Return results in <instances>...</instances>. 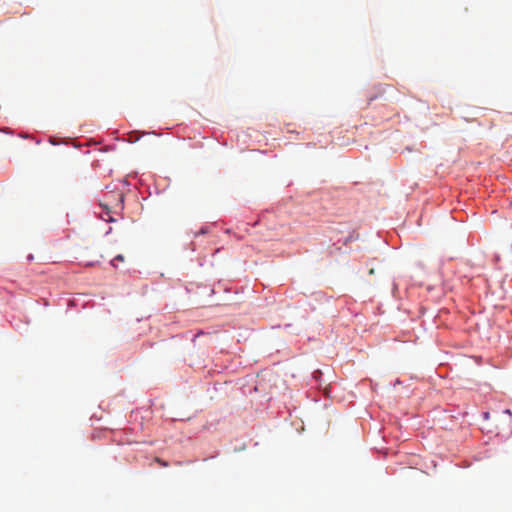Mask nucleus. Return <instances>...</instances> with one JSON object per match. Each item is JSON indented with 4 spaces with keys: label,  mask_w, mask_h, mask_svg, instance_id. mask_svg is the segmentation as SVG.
Wrapping results in <instances>:
<instances>
[{
    "label": "nucleus",
    "mask_w": 512,
    "mask_h": 512,
    "mask_svg": "<svg viewBox=\"0 0 512 512\" xmlns=\"http://www.w3.org/2000/svg\"><path fill=\"white\" fill-rule=\"evenodd\" d=\"M125 258L122 254H118L117 256H115L112 260H111V265L114 267V268H117L118 267V264L117 262H124Z\"/></svg>",
    "instance_id": "obj_1"
},
{
    "label": "nucleus",
    "mask_w": 512,
    "mask_h": 512,
    "mask_svg": "<svg viewBox=\"0 0 512 512\" xmlns=\"http://www.w3.org/2000/svg\"><path fill=\"white\" fill-rule=\"evenodd\" d=\"M155 461L163 467H167L168 463L160 458H155Z\"/></svg>",
    "instance_id": "obj_2"
},
{
    "label": "nucleus",
    "mask_w": 512,
    "mask_h": 512,
    "mask_svg": "<svg viewBox=\"0 0 512 512\" xmlns=\"http://www.w3.org/2000/svg\"><path fill=\"white\" fill-rule=\"evenodd\" d=\"M105 221H113V219L109 216L108 218H104Z\"/></svg>",
    "instance_id": "obj_3"
},
{
    "label": "nucleus",
    "mask_w": 512,
    "mask_h": 512,
    "mask_svg": "<svg viewBox=\"0 0 512 512\" xmlns=\"http://www.w3.org/2000/svg\"><path fill=\"white\" fill-rule=\"evenodd\" d=\"M108 217H109V213L107 212L104 218H108Z\"/></svg>",
    "instance_id": "obj_4"
}]
</instances>
